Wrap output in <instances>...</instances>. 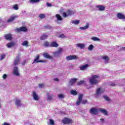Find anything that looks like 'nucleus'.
<instances>
[{
	"label": "nucleus",
	"mask_w": 125,
	"mask_h": 125,
	"mask_svg": "<svg viewBox=\"0 0 125 125\" xmlns=\"http://www.w3.org/2000/svg\"><path fill=\"white\" fill-rule=\"evenodd\" d=\"M83 95L82 94H79L78 96V99H77V102L76 103L77 106H80L81 103L83 104H86L87 103V100H83Z\"/></svg>",
	"instance_id": "nucleus-1"
},
{
	"label": "nucleus",
	"mask_w": 125,
	"mask_h": 125,
	"mask_svg": "<svg viewBox=\"0 0 125 125\" xmlns=\"http://www.w3.org/2000/svg\"><path fill=\"white\" fill-rule=\"evenodd\" d=\"M99 78L98 75H92L91 78L89 79V83L93 85L94 84H97L99 83V81L97 80Z\"/></svg>",
	"instance_id": "nucleus-2"
},
{
	"label": "nucleus",
	"mask_w": 125,
	"mask_h": 125,
	"mask_svg": "<svg viewBox=\"0 0 125 125\" xmlns=\"http://www.w3.org/2000/svg\"><path fill=\"white\" fill-rule=\"evenodd\" d=\"M62 122L63 125H69V124L73 123V120L70 118L65 117L62 120Z\"/></svg>",
	"instance_id": "nucleus-3"
},
{
	"label": "nucleus",
	"mask_w": 125,
	"mask_h": 125,
	"mask_svg": "<svg viewBox=\"0 0 125 125\" xmlns=\"http://www.w3.org/2000/svg\"><path fill=\"white\" fill-rule=\"evenodd\" d=\"M74 13H75L74 11H72L71 10H67L66 11V13H62V16L64 18H66V17H68L69 15H72V14H74Z\"/></svg>",
	"instance_id": "nucleus-4"
},
{
	"label": "nucleus",
	"mask_w": 125,
	"mask_h": 125,
	"mask_svg": "<svg viewBox=\"0 0 125 125\" xmlns=\"http://www.w3.org/2000/svg\"><path fill=\"white\" fill-rule=\"evenodd\" d=\"M28 29L25 26L20 27L19 28H17L15 29V31L17 33H20V32H27Z\"/></svg>",
	"instance_id": "nucleus-5"
},
{
	"label": "nucleus",
	"mask_w": 125,
	"mask_h": 125,
	"mask_svg": "<svg viewBox=\"0 0 125 125\" xmlns=\"http://www.w3.org/2000/svg\"><path fill=\"white\" fill-rule=\"evenodd\" d=\"M89 113L91 115H97L98 114V110L96 108L92 107L90 109Z\"/></svg>",
	"instance_id": "nucleus-6"
},
{
	"label": "nucleus",
	"mask_w": 125,
	"mask_h": 125,
	"mask_svg": "<svg viewBox=\"0 0 125 125\" xmlns=\"http://www.w3.org/2000/svg\"><path fill=\"white\" fill-rule=\"evenodd\" d=\"M19 63H20V55L16 57V59L14 60L13 64L14 66H16L18 65Z\"/></svg>",
	"instance_id": "nucleus-7"
},
{
	"label": "nucleus",
	"mask_w": 125,
	"mask_h": 125,
	"mask_svg": "<svg viewBox=\"0 0 125 125\" xmlns=\"http://www.w3.org/2000/svg\"><path fill=\"white\" fill-rule=\"evenodd\" d=\"M66 60L69 61V60H75L76 59H78V56L76 55H70L66 57Z\"/></svg>",
	"instance_id": "nucleus-8"
},
{
	"label": "nucleus",
	"mask_w": 125,
	"mask_h": 125,
	"mask_svg": "<svg viewBox=\"0 0 125 125\" xmlns=\"http://www.w3.org/2000/svg\"><path fill=\"white\" fill-rule=\"evenodd\" d=\"M4 39L6 40V41H11L12 40V34L10 33H8L4 35Z\"/></svg>",
	"instance_id": "nucleus-9"
},
{
	"label": "nucleus",
	"mask_w": 125,
	"mask_h": 125,
	"mask_svg": "<svg viewBox=\"0 0 125 125\" xmlns=\"http://www.w3.org/2000/svg\"><path fill=\"white\" fill-rule=\"evenodd\" d=\"M105 92L104 89H101L100 88H98L96 90V95H100V94H102V93H104Z\"/></svg>",
	"instance_id": "nucleus-10"
},
{
	"label": "nucleus",
	"mask_w": 125,
	"mask_h": 125,
	"mask_svg": "<svg viewBox=\"0 0 125 125\" xmlns=\"http://www.w3.org/2000/svg\"><path fill=\"white\" fill-rule=\"evenodd\" d=\"M39 59H40V55H38L35 57V59L34 60L33 63H42L44 62L42 60L39 61Z\"/></svg>",
	"instance_id": "nucleus-11"
},
{
	"label": "nucleus",
	"mask_w": 125,
	"mask_h": 125,
	"mask_svg": "<svg viewBox=\"0 0 125 125\" xmlns=\"http://www.w3.org/2000/svg\"><path fill=\"white\" fill-rule=\"evenodd\" d=\"M32 95L33 98L34 100H36V101L40 100V97H39V95L37 94V93H36V92H33Z\"/></svg>",
	"instance_id": "nucleus-12"
},
{
	"label": "nucleus",
	"mask_w": 125,
	"mask_h": 125,
	"mask_svg": "<svg viewBox=\"0 0 125 125\" xmlns=\"http://www.w3.org/2000/svg\"><path fill=\"white\" fill-rule=\"evenodd\" d=\"M99 112H101V113H102V114H104V116L108 115V111L104 109L100 108L99 109Z\"/></svg>",
	"instance_id": "nucleus-13"
},
{
	"label": "nucleus",
	"mask_w": 125,
	"mask_h": 125,
	"mask_svg": "<svg viewBox=\"0 0 125 125\" xmlns=\"http://www.w3.org/2000/svg\"><path fill=\"white\" fill-rule=\"evenodd\" d=\"M13 74L15 76H20L19 72H18V67H15L14 68Z\"/></svg>",
	"instance_id": "nucleus-14"
},
{
	"label": "nucleus",
	"mask_w": 125,
	"mask_h": 125,
	"mask_svg": "<svg viewBox=\"0 0 125 125\" xmlns=\"http://www.w3.org/2000/svg\"><path fill=\"white\" fill-rule=\"evenodd\" d=\"M15 104L18 107H20L22 106V103H21V100L17 99L15 102Z\"/></svg>",
	"instance_id": "nucleus-15"
},
{
	"label": "nucleus",
	"mask_w": 125,
	"mask_h": 125,
	"mask_svg": "<svg viewBox=\"0 0 125 125\" xmlns=\"http://www.w3.org/2000/svg\"><path fill=\"white\" fill-rule=\"evenodd\" d=\"M96 8H98L100 11H103L105 10V6L103 5H97Z\"/></svg>",
	"instance_id": "nucleus-16"
},
{
	"label": "nucleus",
	"mask_w": 125,
	"mask_h": 125,
	"mask_svg": "<svg viewBox=\"0 0 125 125\" xmlns=\"http://www.w3.org/2000/svg\"><path fill=\"white\" fill-rule=\"evenodd\" d=\"M16 18H17V16H11L10 18L8 19L7 22H8L9 23L10 22H13V21H14V20H15Z\"/></svg>",
	"instance_id": "nucleus-17"
},
{
	"label": "nucleus",
	"mask_w": 125,
	"mask_h": 125,
	"mask_svg": "<svg viewBox=\"0 0 125 125\" xmlns=\"http://www.w3.org/2000/svg\"><path fill=\"white\" fill-rule=\"evenodd\" d=\"M43 57L46 58L47 59H52V56H49L47 53H44L43 54Z\"/></svg>",
	"instance_id": "nucleus-18"
},
{
	"label": "nucleus",
	"mask_w": 125,
	"mask_h": 125,
	"mask_svg": "<svg viewBox=\"0 0 125 125\" xmlns=\"http://www.w3.org/2000/svg\"><path fill=\"white\" fill-rule=\"evenodd\" d=\"M117 18L119 19H125V15L120 13L117 14Z\"/></svg>",
	"instance_id": "nucleus-19"
},
{
	"label": "nucleus",
	"mask_w": 125,
	"mask_h": 125,
	"mask_svg": "<svg viewBox=\"0 0 125 125\" xmlns=\"http://www.w3.org/2000/svg\"><path fill=\"white\" fill-rule=\"evenodd\" d=\"M58 43L55 42H52L50 45V47H58Z\"/></svg>",
	"instance_id": "nucleus-20"
},
{
	"label": "nucleus",
	"mask_w": 125,
	"mask_h": 125,
	"mask_svg": "<svg viewBox=\"0 0 125 125\" xmlns=\"http://www.w3.org/2000/svg\"><path fill=\"white\" fill-rule=\"evenodd\" d=\"M77 82V78L71 79L69 82L70 85H74V83Z\"/></svg>",
	"instance_id": "nucleus-21"
},
{
	"label": "nucleus",
	"mask_w": 125,
	"mask_h": 125,
	"mask_svg": "<svg viewBox=\"0 0 125 125\" xmlns=\"http://www.w3.org/2000/svg\"><path fill=\"white\" fill-rule=\"evenodd\" d=\"M88 27H89V23H86V25L84 27H80V30H86V29H88Z\"/></svg>",
	"instance_id": "nucleus-22"
},
{
	"label": "nucleus",
	"mask_w": 125,
	"mask_h": 125,
	"mask_svg": "<svg viewBox=\"0 0 125 125\" xmlns=\"http://www.w3.org/2000/svg\"><path fill=\"white\" fill-rule=\"evenodd\" d=\"M62 52V49H60L58 51L55 52L54 53V56H55V57L59 56V55H60V54H61V52Z\"/></svg>",
	"instance_id": "nucleus-23"
},
{
	"label": "nucleus",
	"mask_w": 125,
	"mask_h": 125,
	"mask_svg": "<svg viewBox=\"0 0 125 125\" xmlns=\"http://www.w3.org/2000/svg\"><path fill=\"white\" fill-rule=\"evenodd\" d=\"M56 17L58 21H62V20H63L62 17L61 16H60V15H59V14H56Z\"/></svg>",
	"instance_id": "nucleus-24"
},
{
	"label": "nucleus",
	"mask_w": 125,
	"mask_h": 125,
	"mask_svg": "<svg viewBox=\"0 0 125 125\" xmlns=\"http://www.w3.org/2000/svg\"><path fill=\"white\" fill-rule=\"evenodd\" d=\"M76 46L77 47H79L81 49H83V48H84V45L83 44H81V43L76 44Z\"/></svg>",
	"instance_id": "nucleus-25"
},
{
	"label": "nucleus",
	"mask_w": 125,
	"mask_h": 125,
	"mask_svg": "<svg viewBox=\"0 0 125 125\" xmlns=\"http://www.w3.org/2000/svg\"><path fill=\"white\" fill-rule=\"evenodd\" d=\"M102 59H103V60H104L105 62H108V61H109V57H108V56H104L103 57H102Z\"/></svg>",
	"instance_id": "nucleus-26"
},
{
	"label": "nucleus",
	"mask_w": 125,
	"mask_h": 125,
	"mask_svg": "<svg viewBox=\"0 0 125 125\" xmlns=\"http://www.w3.org/2000/svg\"><path fill=\"white\" fill-rule=\"evenodd\" d=\"M22 45H23V46H26V47H28L29 46V43L28 42V41H25L24 42H23L22 43Z\"/></svg>",
	"instance_id": "nucleus-27"
},
{
	"label": "nucleus",
	"mask_w": 125,
	"mask_h": 125,
	"mask_svg": "<svg viewBox=\"0 0 125 125\" xmlns=\"http://www.w3.org/2000/svg\"><path fill=\"white\" fill-rule=\"evenodd\" d=\"M88 67V64H84V65H82L80 67V69L81 70H85V69H86V68H87Z\"/></svg>",
	"instance_id": "nucleus-28"
},
{
	"label": "nucleus",
	"mask_w": 125,
	"mask_h": 125,
	"mask_svg": "<svg viewBox=\"0 0 125 125\" xmlns=\"http://www.w3.org/2000/svg\"><path fill=\"white\" fill-rule=\"evenodd\" d=\"M46 39H47V35L45 34H43L40 38L42 40H46Z\"/></svg>",
	"instance_id": "nucleus-29"
},
{
	"label": "nucleus",
	"mask_w": 125,
	"mask_h": 125,
	"mask_svg": "<svg viewBox=\"0 0 125 125\" xmlns=\"http://www.w3.org/2000/svg\"><path fill=\"white\" fill-rule=\"evenodd\" d=\"M41 0H29L30 3H37V2H39Z\"/></svg>",
	"instance_id": "nucleus-30"
},
{
	"label": "nucleus",
	"mask_w": 125,
	"mask_h": 125,
	"mask_svg": "<svg viewBox=\"0 0 125 125\" xmlns=\"http://www.w3.org/2000/svg\"><path fill=\"white\" fill-rule=\"evenodd\" d=\"M13 45H14V43H13L12 42L8 43L6 44V46H7V47H9V48L12 47V46H13Z\"/></svg>",
	"instance_id": "nucleus-31"
},
{
	"label": "nucleus",
	"mask_w": 125,
	"mask_h": 125,
	"mask_svg": "<svg viewBox=\"0 0 125 125\" xmlns=\"http://www.w3.org/2000/svg\"><path fill=\"white\" fill-rule=\"evenodd\" d=\"M71 23L72 24H74L75 25H78V24L80 23V21L77 20V21H72Z\"/></svg>",
	"instance_id": "nucleus-32"
},
{
	"label": "nucleus",
	"mask_w": 125,
	"mask_h": 125,
	"mask_svg": "<svg viewBox=\"0 0 125 125\" xmlns=\"http://www.w3.org/2000/svg\"><path fill=\"white\" fill-rule=\"evenodd\" d=\"M39 17L41 19H43L44 18H45V15H44L43 14H40L39 15Z\"/></svg>",
	"instance_id": "nucleus-33"
},
{
	"label": "nucleus",
	"mask_w": 125,
	"mask_h": 125,
	"mask_svg": "<svg viewBox=\"0 0 125 125\" xmlns=\"http://www.w3.org/2000/svg\"><path fill=\"white\" fill-rule=\"evenodd\" d=\"M70 93H71V94H72V95H77V94H78V92H77V91H76V90H72L70 91Z\"/></svg>",
	"instance_id": "nucleus-34"
},
{
	"label": "nucleus",
	"mask_w": 125,
	"mask_h": 125,
	"mask_svg": "<svg viewBox=\"0 0 125 125\" xmlns=\"http://www.w3.org/2000/svg\"><path fill=\"white\" fill-rule=\"evenodd\" d=\"M43 46H45V47H48L49 46V42H45L43 44Z\"/></svg>",
	"instance_id": "nucleus-35"
},
{
	"label": "nucleus",
	"mask_w": 125,
	"mask_h": 125,
	"mask_svg": "<svg viewBox=\"0 0 125 125\" xmlns=\"http://www.w3.org/2000/svg\"><path fill=\"white\" fill-rule=\"evenodd\" d=\"M91 40H92V41H94V42H98L100 41V39L97 38V37H92Z\"/></svg>",
	"instance_id": "nucleus-36"
},
{
	"label": "nucleus",
	"mask_w": 125,
	"mask_h": 125,
	"mask_svg": "<svg viewBox=\"0 0 125 125\" xmlns=\"http://www.w3.org/2000/svg\"><path fill=\"white\" fill-rule=\"evenodd\" d=\"M94 47V46H93L92 44H90L89 47H88V50H92L93 49V48Z\"/></svg>",
	"instance_id": "nucleus-37"
},
{
	"label": "nucleus",
	"mask_w": 125,
	"mask_h": 125,
	"mask_svg": "<svg viewBox=\"0 0 125 125\" xmlns=\"http://www.w3.org/2000/svg\"><path fill=\"white\" fill-rule=\"evenodd\" d=\"M84 83V81H80L77 83L78 85H82Z\"/></svg>",
	"instance_id": "nucleus-38"
},
{
	"label": "nucleus",
	"mask_w": 125,
	"mask_h": 125,
	"mask_svg": "<svg viewBox=\"0 0 125 125\" xmlns=\"http://www.w3.org/2000/svg\"><path fill=\"white\" fill-rule=\"evenodd\" d=\"M13 9L15 10H18V5L15 4L13 6Z\"/></svg>",
	"instance_id": "nucleus-39"
},
{
	"label": "nucleus",
	"mask_w": 125,
	"mask_h": 125,
	"mask_svg": "<svg viewBox=\"0 0 125 125\" xmlns=\"http://www.w3.org/2000/svg\"><path fill=\"white\" fill-rule=\"evenodd\" d=\"M103 97H104V99H105V100H106V101H110V99H109L108 96H107L106 95H104Z\"/></svg>",
	"instance_id": "nucleus-40"
},
{
	"label": "nucleus",
	"mask_w": 125,
	"mask_h": 125,
	"mask_svg": "<svg viewBox=\"0 0 125 125\" xmlns=\"http://www.w3.org/2000/svg\"><path fill=\"white\" fill-rule=\"evenodd\" d=\"M49 123H50V125H55L54 121L51 119H49Z\"/></svg>",
	"instance_id": "nucleus-41"
},
{
	"label": "nucleus",
	"mask_w": 125,
	"mask_h": 125,
	"mask_svg": "<svg viewBox=\"0 0 125 125\" xmlns=\"http://www.w3.org/2000/svg\"><path fill=\"white\" fill-rule=\"evenodd\" d=\"M48 97L47 100H52V96L49 95L48 93H47Z\"/></svg>",
	"instance_id": "nucleus-42"
},
{
	"label": "nucleus",
	"mask_w": 125,
	"mask_h": 125,
	"mask_svg": "<svg viewBox=\"0 0 125 125\" xmlns=\"http://www.w3.org/2000/svg\"><path fill=\"white\" fill-rule=\"evenodd\" d=\"M59 38H60L61 39H64V38H66L65 35L63 34H60Z\"/></svg>",
	"instance_id": "nucleus-43"
},
{
	"label": "nucleus",
	"mask_w": 125,
	"mask_h": 125,
	"mask_svg": "<svg viewBox=\"0 0 125 125\" xmlns=\"http://www.w3.org/2000/svg\"><path fill=\"white\" fill-rule=\"evenodd\" d=\"M44 29H51V26H50V25H44Z\"/></svg>",
	"instance_id": "nucleus-44"
},
{
	"label": "nucleus",
	"mask_w": 125,
	"mask_h": 125,
	"mask_svg": "<svg viewBox=\"0 0 125 125\" xmlns=\"http://www.w3.org/2000/svg\"><path fill=\"white\" fill-rule=\"evenodd\" d=\"M5 57V54L1 55L0 60H2Z\"/></svg>",
	"instance_id": "nucleus-45"
},
{
	"label": "nucleus",
	"mask_w": 125,
	"mask_h": 125,
	"mask_svg": "<svg viewBox=\"0 0 125 125\" xmlns=\"http://www.w3.org/2000/svg\"><path fill=\"white\" fill-rule=\"evenodd\" d=\"M2 78H3V80H5V79H6V78H7V75L4 74L2 76Z\"/></svg>",
	"instance_id": "nucleus-46"
},
{
	"label": "nucleus",
	"mask_w": 125,
	"mask_h": 125,
	"mask_svg": "<svg viewBox=\"0 0 125 125\" xmlns=\"http://www.w3.org/2000/svg\"><path fill=\"white\" fill-rule=\"evenodd\" d=\"M59 98H64V95L63 94H60L58 95Z\"/></svg>",
	"instance_id": "nucleus-47"
},
{
	"label": "nucleus",
	"mask_w": 125,
	"mask_h": 125,
	"mask_svg": "<svg viewBox=\"0 0 125 125\" xmlns=\"http://www.w3.org/2000/svg\"><path fill=\"white\" fill-rule=\"evenodd\" d=\"M46 5H47L49 7H51V6H52V4L48 2H47Z\"/></svg>",
	"instance_id": "nucleus-48"
},
{
	"label": "nucleus",
	"mask_w": 125,
	"mask_h": 125,
	"mask_svg": "<svg viewBox=\"0 0 125 125\" xmlns=\"http://www.w3.org/2000/svg\"><path fill=\"white\" fill-rule=\"evenodd\" d=\"M44 85L43 84H39V87H41V88H42V87H43Z\"/></svg>",
	"instance_id": "nucleus-49"
},
{
	"label": "nucleus",
	"mask_w": 125,
	"mask_h": 125,
	"mask_svg": "<svg viewBox=\"0 0 125 125\" xmlns=\"http://www.w3.org/2000/svg\"><path fill=\"white\" fill-rule=\"evenodd\" d=\"M100 121L102 124H104V123L105 122V121H104V119L102 118L100 119Z\"/></svg>",
	"instance_id": "nucleus-50"
},
{
	"label": "nucleus",
	"mask_w": 125,
	"mask_h": 125,
	"mask_svg": "<svg viewBox=\"0 0 125 125\" xmlns=\"http://www.w3.org/2000/svg\"><path fill=\"white\" fill-rule=\"evenodd\" d=\"M26 60H24V61H23V62L21 63V65H22V66H24V65H25V64H26Z\"/></svg>",
	"instance_id": "nucleus-51"
},
{
	"label": "nucleus",
	"mask_w": 125,
	"mask_h": 125,
	"mask_svg": "<svg viewBox=\"0 0 125 125\" xmlns=\"http://www.w3.org/2000/svg\"><path fill=\"white\" fill-rule=\"evenodd\" d=\"M110 85H112V86H115V85H116V84L114 83H111Z\"/></svg>",
	"instance_id": "nucleus-52"
},
{
	"label": "nucleus",
	"mask_w": 125,
	"mask_h": 125,
	"mask_svg": "<svg viewBox=\"0 0 125 125\" xmlns=\"http://www.w3.org/2000/svg\"><path fill=\"white\" fill-rule=\"evenodd\" d=\"M3 125H10V124L6 123V122H4L3 124Z\"/></svg>",
	"instance_id": "nucleus-53"
},
{
	"label": "nucleus",
	"mask_w": 125,
	"mask_h": 125,
	"mask_svg": "<svg viewBox=\"0 0 125 125\" xmlns=\"http://www.w3.org/2000/svg\"><path fill=\"white\" fill-rule=\"evenodd\" d=\"M54 81H55L56 82H58L59 81V79H58V78H56L54 79Z\"/></svg>",
	"instance_id": "nucleus-54"
},
{
	"label": "nucleus",
	"mask_w": 125,
	"mask_h": 125,
	"mask_svg": "<svg viewBox=\"0 0 125 125\" xmlns=\"http://www.w3.org/2000/svg\"><path fill=\"white\" fill-rule=\"evenodd\" d=\"M121 50H125V47H122L121 48Z\"/></svg>",
	"instance_id": "nucleus-55"
},
{
	"label": "nucleus",
	"mask_w": 125,
	"mask_h": 125,
	"mask_svg": "<svg viewBox=\"0 0 125 125\" xmlns=\"http://www.w3.org/2000/svg\"><path fill=\"white\" fill-rule=\"evenodd\" d=\"M0 108H1V105L0 104Z\"/></svg>",
	"instance_id": "nucleus-56"
}]
</instances>
